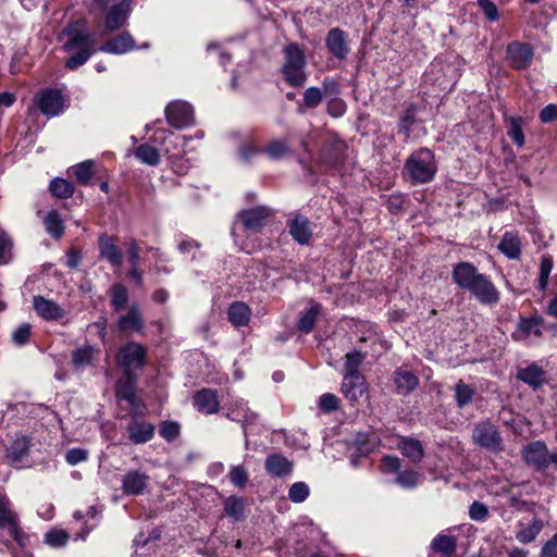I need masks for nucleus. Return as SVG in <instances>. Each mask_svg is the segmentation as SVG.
<instances>
[{
	"mask_svg": "<svg viewBox=\"0 0 557 557\" xmlns=\"http://www.w3.org/2000/svg\"><path fill=\"white\" fill-rule=\"evenodd\" d=\"M437 172L435 154L428 148L413 151L404 165V176L413 185L426 184L433 181Z\"/></svg>",
	"mask_w": 557,
	"mask_h": 557,
	"instance_id": "f257e3e1",
	"label": "nucleus"
},
{
	"mask_svg": "<svg viewBox=\"0 0 557 557\" xmlns=\"http://www.w3.org/2000/svg\"><path fill=\"white\" fill-rule=\"evenodd\" d=\"M67 41L64 48L67 51L76 50V52L66 60V67L76 70L87 62L90 55L96 52V39L94 35L87 30L71 27L66 30Z\"/></svg>",
	"mask_w": 557,
	"mask_h": 557,
	"instance_id": "f03ea898",
	"label": "nucleus"
},
{
	"mask_svg": "<svg viewBox=\"0 0 557 557\" xmlns=\"http://www.w3.org/2000/svg\"><path fill=\"white\" fill-rule=\"evenodd\" d=\"M284 55L282 73L285 82L292 87H302L307 81L304 50L297 44H289L284 48Z\"/></svg>",
	"mask_w": 557,
	"mask_h": 557,
	"instance_id": "7ed1b4c3",
	"label": "nucleus"
},
{
	"mask_svg": "<svg viewBox=\"0 0 557 557\" xmlns=\"http://www.w3.org/2000/svg\"><path fill=\"white\" fill-rule=\"evenodd\" d=\"M522 456L528 466L539 472L555 471L557 456L550 451L543 441L529 443L522 450Z\"/></svg>",
	"mask_w": 557,
	"mask_h": 557,
	"instance_id": "20e7f679",
	"label": "nucleus"
},
{
	"mask_svg": "<svg viewBox=\"0 0 557 557\" xmlns=\"http://www.w3.org/2000/svg\"><path fill=\"white\" fill-rule=\"evenodd\" d=\"M147 349L139 343L129 342L122 346L116 356V362L124 369V374H133L146 362Z\"/></svg>",
	"mask_w": 557,
	"mask_h": 557,
	"instance_id": "39448f33",
	"label": "nucleus"
},
{
	"mask_svg": "<svg viewBox=\"0 0 557 557\" xmlns=\"http://www.w3.org/2000/svg\"><path fill=\"white\" fill-rule=\"evenodd\" d=\"M476 445L490 451L496 453L503 450V438L495 424L490 421L479 422L472 434Z\"/></svg>",
	"mask_w": 557,
	"mask_h": 557,
	"instance_id": "423d86ee",
	"label": "nucleus"
},
{
	"mask_svg": "<svg viewBox=\"0 0 557 557\" xmlns=\"http://www.w3.org/2000/svg\"><path fill=\"white\" fill-rule=\"evenodd\" d=\"M545 327V320L534 314L528 318H520L512 338L517 342L533 343L542 337Z\"/></svg>",
	"mask_w": 557,
	"mask_h": 557,
	"instance_id": "0eeeda50",
	"label": "nucleus"
},
{
	"mask_svg": "<svg viewBox=\"0 0 557 557\" xmlns=\"http://www.w3.org/2000/svg\"><path fill=\"white\" fill-rule=\"evenodd\" d=\"M165 117L175 128H184L194 124V111L189 103L181 100L170 102L165 110Z\"/></svg>",
	"mask_w": 557,
	"mask_h": 557,
	"instance_id": "6e6552de",
	"label": "nucleus"
},
{
	"mask_svg": "<svg viewBox=\"0 0 557 557\" xmlns=\"http://www.w3.org/2000/svg\"><path fill=\"white\" fill-rule=\"evenodd\" d=\"M273 214V210L265 206L242 210L237 213L236 219L239 221L244 228L250 232H258L268 222L269 218Z\"/></svg>",
	"mask_w": 557,
	"mask_h": 557,
	"instance_id": "1a4fd4ad",
	"label": "nucleus"
},
{
	"mask_svg": "<svg viewBox=\"0 0 557 557\" xmlns=\"http://www.w3.org/2000/svg\"><path fill=\"white\" fill-rule=\"evenodd\" d=\"M533 49L529 44L512 41L507 46L506 60L516 70L527 69L533 60Z\"/></svg>",
	"mask_w": 557,
	"mask_h": 557,
	"instance_id": "9d476101",
	"label": "nucleus"
},
{
	"mask_svg": "<svg viewBox=\"0 0 557 557\" xmlns=\"http://www.w3.org/2000/svg\"><path fill=\"white\" fill-rule=\"evenodd\" d=\"M468 290L483 305L497 304L500 298L496 286L485 274H482Z\"/></svg>",
	"mask_w": 557,
	"mask_h": 557,
	"instance_id": "9b49d317",
	"label": "nucleus"
},
{
	"mask_svg": "<svg viewBox=\"0 0 557 557\" xmlns=\"http://www.w3.org/2000/svg\"><path fill=\"white\" fill-rule=\"evenodd\" d=\"M37 106L45 115L55 116L64 109L63 95L58 89H45L37 97Z\"/></svg>",
	"mask_w": 557,
	"mask_h": 557,
	"instance_id": "f8f14e48",
	"label": "nucleus"
},
{
	"mask_svg": "<svg viewBox=\"0 0 557 557\" xmlns=\"http://www.w3.org/2000/svg\"><path fill=\"white\" fill-rule=\"evenodd\" d=\"M132 11V0H122L114 4L106 15L104 28L108 33L115 32L126 25Z\"/></svg>",
	"mask_w": 557,
	"mask_h": 557,
	"instance_id": "ddd939ff",
	"label": "nucleus"
},
{
	"mask_svg": "<svg viewBox=\"0 0 557 557\" xmlns=\"http://www.w3.org/2000/svg\"><path fill=\"white\" fill-rule=\"evenodd\" d=\"M346 145L338 137L333 136L323 146L320 152V160L323 164L329 168L335 169L342 162L346 150Z\"/></svg>",
	"mask_w": 557,
	"mask_h": 557,
	"instance_id": "4468645a",
	"label": "nucleus"
},
{
	"mask_svg": "<svg viewBox=\"0 0 557 557\" xmlns=\"http://www.w3.org/2000/svg\"><path fill=\"white\" fill-rule=\"evenodd\" d=\"M33 308L46 321H55L65 317V310L61 306L42 296H34Z\"/></svg>",
	"mask_w": 557,
	"mask_h": 557,
	"instance_id": "2eb2a0df",
	"label": "nucleus"
},
{
	"mask_svg": "<svg viewBox=\"0 0 557 557\" xmlns=\"http://www.w3.org/2000/svg\"><path fill=\"white\" fill-rule=\"evenodd\" d=\"M482 275L478 269L470 262L457 263L451 273L453 281L458 287L462 289H470V287Z\"/></svg>",
	"mask_w": 557,
	"mask_h": 557,
	"instance_id": "dca6fc26",
	"label": "nucleus"
},
{
	"mask_svg": "<svg viewBox=\"0 0 557 557\" xmlns=\"http://www.w3.org/2000/svg\"><path fill=\"white\" fill-rule=\"evenodd\" d=\"M329 51L337 59L344 60L348 57L350 48L344 30L335 27L329 30L325 39Z\"/></svg>",
	"mask_w": 557,
	"mask_h": 557,
	"instance_id": "f3484780",
	"label": "nucleus"
},
{
	"mask_svg": "<svg viewBox=\"0 0 557 557\" xmlns=\"http://www.w3.org/2000/svg\"><path fill=\"white\" fill-rule=\"evenodd\" d=\"M367 389L368 385L363 375H344L342 393L350 403H358Z\"/></svg>",
	"mask_w": 557,
	"mask_h": 557,
	"instance_id": "a211bd4d",
	"label": "nucleus"
},
{
	"mask_svg": "<svg viewBox=\"0 0 557 557\" xmlns=\"http://www.w3.org/2000/svg\"><path fill=\"white\" fill-rule=\"evenodd\" d=\"M126 431L129 441L135 445H140L152 440L156 429L150 422L133 418Z\"/></svg>",
	"mask_w": 557,
	"mask_h": 557,
	"instance_id": "6ab92c4d",
	"label": "nucleus"
},
{
	"mask_svg": "<svg viewBox=\"0 0 557 557\" xmlns=\"http://www.w3.org/2000/svg\"><path fill=\"white\" fill-rule=\"evenodd\" d=\"M144 325L140 309L136 304L131 305L127 312L125 314H121L116 320V327L123 333L128 331L141 333L144 331Z\"/></svg>",
	"mask_w": 557,
	"mask_h": 557,
	"instance_id": "aec40b11",
	"label": "nucleus"
},
{
	"mask_svg": "<svg viewBox=\"0 0 557 557\" xmlns=\"http://www.w3.org/2000/svg\"><path fill=\"white\" fill-rule=\"evenodd\" d=\"M99 255L106 259L112 267H120L123 262V253L116 245L114 237L108 234L100 235L98 239Z\"/></svg>",
	"mask_w": 557,
	"mask_h": 557,
	"instance_id": "412c9836",
	"label": "nucleus"
},
{
	"mask_svg": "<svg viewBox=\"0 0 557 557\" xmlns=\"http://www.w3.org/2000/svg\"><path fill=\"white\" fill-rule=\"evenodd\" d=\"M289 234L299 245H306L312 237V228L310 221L302 214H296L294 219L287 223Z\"/></svg>",
	"mask_w": 557,
	"mask_h": 557,
	"instance_id": "4be33fe9",
	"label": "nucleus"
},
{
	"mask_svg": "<svg viewBox=\"0 0 557 557\" xmlns=\"http://www.w3.org/2000/svg\"><path fill=\"white\" fill-rule=\"evenodd\" d=\"M0 528L8 529L10 536L16 542L21 541V530L18 528L17 517L9 508V500L0 495Z\"/></svg>",
	"mask_w": 557,
	"mask_h": 557,
	"instance_id": "5701e85b",
	"label": "nucleus"
},
{
	"mask_svg": "<svg viewBox=\"0 0 557 557\" xmlns=\"http://www.w3.org/2000/svg\"><path fill=\"white\" fill-rule=\"evenodd\" d=\"M194 406L199 412L212 414L219 411L220 401L214 389L202 388L194 397Z\"/></svg>",
	"mask_w": 557,
	"mask_h": 557,
	"instance_id": "b1692460",
	"label": "nucleus"
},
{
	"mask_svg": "<svg viewBox=\"0 0 557 557\" xmlns=\"http://www.w3.org/2000/svg\"><path fill=\"white\" fill-rule=\"evenodd\" d=\"M394 383L397 393L406 396L418 387L419 379L407 367H400L394 372Z\"/></svg>",
	"mask_w": 557,
	"mask_h": 557,
	"instance_id": "393cba45",
	"label": "nucleus"
},
{
	"mask_svg": "<svg viewBox=\"0 0 557 557\" xmlns=\"http://www.w3.org/2000/svg\"><path fill=\"white\" fill-rule=\"evenodd\" d=\"M517 377L533 389L542 387L547 381L544 369L535 363L519 369Z\"/></svg>",
	"mask_w": 557,
	"mask_h": 557,
	"instance_id": "a878e982",
	"label": "nucleus"
},
{
	"mask_svg": "<svg viewBox=\"0 0 557 557\" xmlns=\"http://www.w3.org/2000/svg\"><path fill=\"white\" fill-rule=\"evenodd\" d=\"M149 476L138 470L127 472L122 480V490L126 495H138L147 487Z\"/></svg>",
	"mask_w": 557,
	"mask_h": 557,
	"instance_id": "bb28decb",
	"label": "nucleus"
},
{
	"mask_svg": "<svg viewBox=\"0 0 557 557\" xmlns=\"http://www.w3.org/2000/svg\"><path fill=\"white\" fill-rule=\"evenodd\" d=\"M265 471L275 478H283L293 471V462L281 454H271L264 461Z\"/></svg>",
	"mask_w": 557,
	"mask_h": 557,
	"instance_id": "cd10ccee",
	"label": "nucleus"
},
{
	"mask_svg": "<svg viewBox=\"0 0 557 557\" xmlns=\"http://www.w3.org/2000/svg\"><path fill=\"white\" fill-rule=\"evenodd\" d=\"M135 48L133 36L124 32L121 35L104 42L99 50L106 53L123 54Z\"/></svg>",
	"mask_w": 557,
	"mask_h": 557,
	"instance_id": "c85d7f7f",
	"label": "nucleus"
},
{
	"mask_svg": "<svg viewBox=\"0 0 557 557\" xmlns=\"http://www.w3.org/2000/svg\"><path fill=\"white\" fill-rule=\"evenodd\" d=\"M227 318L235 327L246 326L250 322L251 309L243 301H234L228 307Z\"/></svg>",
	"mask_w": 557,
	"mask_h": 557,
	"instance_id": "c756f323",
	"label": "nucleus"
},
{
	"mask_svg": "<svg viewBox=\"0 0 557 557\" xmlns=\"http://www.w3.org/2000/svg\"><path fill=\"white\" fill-rule=\"evenodd\" d=\"M497 247L509 259L516 260L520 258L521 240L518 234L513 232H506Z\"/></svg>",
	"mask_w": 557,
	"mask_h": 557,
	"instance_id": "7c9ffc66",
	"label": "nucleus"
},
{
	"mask_svg": "<svg viewBox=\"0 0 557 557\" xmlns=\"http://www.w3.org/2000/svg\"><path fill=\"white\" fill-rule=\"evenodd\" d=\"M115 393L119 399L126 400L131 407H136L135 376L134 374H125L124 379H120L115 385Z\"/></svg>",
	"mask_w": 557,
	"mask_h": 557,
	"instance_id": "2f4dec72",
	"label": "nucleus"
},
{
	"mask_svg": "<svg viewBox=\"0 0 557 557\" xmlns=\"http://www.w3.org/2000/svg\"><path fill=\"white\" fill-rule=\"evenodd\" d=\"M430 547L444 557H450L456 552L457 541L455 536L440 534L432 540Z\"/></svg>",
	"mask_w": 557,
	"mask_h": 557,
	"instance_id": "473e14b6",
	"label": "nucleus"
},
{
	"mask_svg": "<svg viewBox=\"0 0 557 557\" xmlns=\"http://www.w3.org/2000/svg\"><path fill=\"white\" fill-rule=\"evenodd\" d=\"M398 448L400 449L401 454L409 458L412 462L421 461L424 456V449L421 442L414 438H403L398 444Z\"/></svg>",
	"mask_w": 557,
	"mask_h": 557,
	"instance_id": "72a5a7b5",
	"label": "nucleus"
},
{
	"mask_svg": "<svg viewBox=\"0 0 557 557\" xmlns=\"http://www.w3.org/2000/svg\"><path fill=\"white\" fill-rule=\"evenodd\" d=\"M110 306L114 312L122 311L128 304V290L121 283H114L109 288Z\"/></svg>",
	"mask_w": 557,
	"mask_h": 557,
	"instance_id": "f704fd0d",
	"label": "nucleus"
},
{
	"mask_svg": "<svg viewBox=\"0 0 557 557\" xmlns=\"http://www.w3.org/2000/svg\"><path fill=\"white\" fill-rule=\"evenodd\" d=\"M543 527V521L534 517L529 524L521 527L516 534V539L522 544L531 543L541 533Z\"/></svg>",
	"mask_w": 557,
	"mask_h": 557,
	"instance_id": "c9c22d12",
	"label": "nucleus"
},
{
	"mask_svg": "<svg viewBox=\"0 0 557 557\" xmlns=\"http://www.w3.org/2000/svg\"><path fill=\"white\" fill-rule=\"evenodd\" d=\"M96 355V349L91 345H84L75 349L72 354V362L76 369H84L91 364Z\"/></svg>",
	"mask_w": 557,
	"mask_h": 557,
	"instance_id": "e433bc0d",
	"label": "nucleus"
},
{
	"mask_svg": "<svg viewBox=\"0 0 557 557\" xmlns=\"http://www.w3.org/2000/svg\"><path fill=\"white\" fill-rule=\"evenodd\" d=\"M134 154L143 163L148 164L150 166H156L160 163L159 151L148 144L139 145L135 149Z\"/></svg>",
	"mask_w": 557,
	"mask_h": 557,
	"instance_id": "4c0bfd02",
	"label": "nucleus"
},
{
	"mask_svg": "<svg viewBox=\"0 0 557 557\" xmlns=\"http://www.w3.org/2000/svg\"><path fill=\"white\" fill-rule=\"evenodd\" d=\"M366 358V354L360 350L347 352L344 363V375H362L359 371L361 363Z\"/></svg>",
	"mask_w": 557,
	"mask_h": 557,
	"instance_id": "58836bf2",
	"label": "nucleus"
},
{
	"mask_svg": "<svg viewBox=\"0 0 557 557\" xmlns=\"http://www.w3.org/2000/svg\"><path fill=\"white\" fill-rule=\"evenodd\" d=\"M321 306L320 305H313L308 310H306L304 313H301L297 326L299 331L304 333H310L315 324L317 318L320 313Z\"/></svg>",
	"mask_w": 557,
	"mask_h": 557,
	"instance_id": "ea45409f",
	"label": "nucleus"
},
{
	"mask_svg": "<svg viewBox=\"0 0 557 557\" xmlns=\"http://www.w3.org/2000/svg\"><path fill=\"white\" fill-rule=\"evenodd\" d=\"M418 113V106L414 103L409 104L403 112L399 120V132L408 138L411 134V127L416 123V115Z\"/></svg>",
	"mask_w": 557,
	"mask_h": 557,
	"instance_id": "a19ab883",
	"label": "nucleus"
},
{
	"mask_svg": "<svg viewBox=\"0 0 557 557\" xmlns=\"http://www.w3.org/2000/svg\"><path fill=\"white\" fill-rule=\"evenodd\" d=\"M49 189L57 198L65 199L74 194L75 187L71 182L57 177L51 181Z\"/></svg>",
	"mask_w": 557,
	"mask_h": 557,
	"instance_id": "79ce46f5",
	"label": "nucleus"
},
{
	"mask_svg": "<svg viewBox=\"0 0 557 557\" xmlns=\"http://www.w3.org/2000/svg\"><path fill=\"white\" fill-rule=\"evenodd\" d=\"M474 388L471 385L466 384L463 381H458L455 386V398L456 404L459 408L468 406L473 398Z\"/></svg>",
	"mask_w": 557,
	"mask_h": 557,
	"instance_id": "37998d69",
	"label": "nucleus"
},
{
	"mask_svg": "<svg viewBox=\"0 0 557 557\" xmlns=\"http://www.w3.org/2000/svg\"><path fill=\"white\" fill-rule=\"evenodd\" d=\"M45 225L47 232L55 238H59L64 232L63 221L55 211H51L46 215Z\"/></svg>",
	"mask_w": 557,
	"mask_h": 557,
	"instance_id": "c03bdc74",
	"label": "nucleus"
},
{
	"mask_svg": "<svg viewBox=\"0 0 557 557\" xmlns=\"http://www.w3.org/2000/svg\"><path fill=\"white\" fill-rule=\"evenodd\" d=\"M224 512L226 516L238 521L244 517V502L242 498L231 496L225 500Z\"/></svg>",
	"mask_w": 557,
	"mask_h": 557,
	"instance_id": "a18cd8bd",
	"label": "nucleus"
},
{
	"mask_svg": "<svg viewBox=\"0 0 557 557\" xmlns=\"http://www.w3.org/2000/svg\"><path fill=\"white\" fill-rule=\"evenodd\" d=\"M421 479L422 474L418 471H398L396 476V483L404 488H413L420 483Z\"/></svg>",
	"mask_w": 557,
	"mask_h": 557,
	"instance_id": "49530a36",
	"label": "nucleus"
},
{
	"mask_svg": "<svg viewBox=\"0 0 557 557\" xmlns=\"http://www.w3.org/2000/svg\"><path fill=\"white\" fill-rule=\"evenodd\" d=\"M73 172L81 184H87L94 176V161L86 160L76 164L73 166Z\"/></svg>",
	"mask_w": 557,
	"mask_h": 557,
	"instance_id": "de8ad7c7",
	"label": "nucleus"
},
{
	"mask_svg": "<svg viewBox=\"0 0 557 557\" xmlns=\"http://www.w3.org/2000/svg\"><path fill=\"white\" fill-rule=\"evenodd\" d=\"M507 134L518 147H522L524 145V134L520 117H510Z\"/></svg>",
	"mask_w": 557,
	"mask_h": 557,
	"instance_id": "09e8293b",
	"label": "nucleus"
},
{
	"mask_svg": "<svg viewBox=\"0 0 557 557\" xmlns=\"http://www.w3.org/2000/svg\"><path fill=\"white\" fill-rule=\"evenodd\" d=\"M29 449L28 443L25 438L16 440L8 449V457L13 462H18L24 456L27 455Z\"/></svg>",
	"mask_w": 557,
	"mask_h": 557,
	"instance_id": "8fccbe9b",
	"label": "nucleus"
},
{
	"mask_svg": "<svg viewBox=\"0 0 557 557\" xmlns=\"http://www.w3.org/2000/svg\"><path fill=\"white\" fill-rule=\"evenodd\" d=\"M70 535L64 530H51L45 534V543L51 547H62L69 542Z\"/></svg>",
	"mask_w": 557,
	"mask_h": 557,
	"instance_id": "3c124183",
	"label": "nucleus"
},
{
	"mask_svg": "<svg viewBox=\"0 0 557 557\" xmlns=\"http://www.w3.org/2000/svg\"><path fill=\"white\" fill-rule=\"evenodd\" d=\"M553 270V258L548 255L543 256L540 265L539 289L544 290L548 284V277Z\"/></svg>",
	"mask_w": 557,
	"mask_h": 557,
	"instance_id": "603ef678",
	"label": "nucleus"
},
{
	"mask_svg": "<svg viewBox=\"0 0 557 557\" xmlns=\"http://www.w3.org/2000/svg\"><path fill=\"white\" fill-rule=\"evenodd\" d=\"M323 101V91L318 87H309L304 92V104L309 109H314Z\"/></svg>",
	"mask_w": 557,
	"mask_h": 557,
	"instance_id": "864d4df0",
	"label": "nucleus"
},
{
	"mask_svg": "<svg viewBox=\"0 0 557 557\" xmlns=\"http://www.w3.org/2000/svg\"><path fill=\"white\" fill-rule=\"evenodd\" d=\"M490 516L487 506L479 500H474L469 507V517L473 521L483 522Z\"/></svg>",
	"mask_w": 557,
	"mask_h": 557,
	"instance_id": "5fc2aeb1",
	"label": "nucleus"
},
{
	"mask_svg": "<svg viewBox=\"0 0 557 557\" xmlns=\"http://www.w3.org/2000/svg\"><path fill=\"white\" fill-rule=\"evenodd\" d=\"M309 496V487L304 482H297L292 484L288 497L293 503H302Z\"/></svg>",
	"mask_w": 557,
	"mask_h": 557,
	"instance_id": "6e6d98bb",
	"label": "nucleus"
},
{
	"mask_svg": "<svg viewBox=\"0 0 557 557\" xmlns=\"http://www.w3.org/2000/svg\"><path fill=\"white\" fill-rule=\"evenodd\" d=\"M159 433L165 441L173 442L180 435V424L174 421H163Z\"/></svg>",
	"mask_w": 557,
	"mask_h": 557,
	"instance_id": "4d7b16f0",
	"label": "nucleus"
},
{
	"mask_svg": "<svg viewBox=\"0 0 557 557\" xmlns=\"http://www.w3.org/2000/svg\"><path fill=\"white\" fill-rule=\"evenodd\" d=\"M230 480L237 487H245L248 482V473L243 466H234L230 470Z\"/></svg>",
	"mask_w": 557,
	"mask_h": 557,
	"instance_id": "13d9d810",
	"label": "nucleus"
},
{
	"mask_svg": "<svg viewBox=\"0 0 557 557\" xmlns=\"http://www.w3.org/2000/svg\"><path fill=\"white\" fill-rule=\"evenodd\" d=\"M287 151V145L281 140H273L265 148L264 152L272 159L282 158Z\"/></svg>",
	"mask_w": 557,
	"mask_h": 557,
	"instance_id": "bf43d9fd",
	"label": "nucleus"
},
{
	"mask_svg": "<svg viewBox=\"0 0 557 557\" xmlns=\"http://www.w3.org/2000/svg\"><path fill=\"white\" fill-rule=\"evenodd\" d=\"M30 336V325L24 323L20 325L12 334V341L14 344L22 346L25 345Z\"/></svg>",
	"mask_w": 557,
	"mask_h": 557,
	"instance_id": "052dcab7",
	"label": "nucleus"
},
{
	"mask_svg": "<svg viewBox=\"0 0 557 557\" xmlns=\"http://www.w3.org/2000/svg\"><path fill=\"white\" fill-rule=\"evenodd\" d=\"M88 451L83 448H72L66 451L65 460L69 465L75 466L79 462L87 460Z\"/></svg>",
	"mask_w": 557,
	"mask_h": 557,
	"instance_id": "680f3d73",
	"label": "nucleus"
},
{
	"mask_svg": "<svg viewBox=\"0 0 557 557\" xmlns=\"http://www.w3.org/2000/svg\"><path fill=\"white\" fill-rule=\"evenodd\" d=\"M338 398L334 394H323L320 397L319 406L325 412H331L337 409L338 407Z\"/></svg>",
	"mask_w": 557,
	"mask_h": 557,
	"instance_id": "e2e57ef3",
	"label": "nucleus"
},
{
	"mask_svg": "<svg viewBox=\"0 0 557 557\" xmlns=\"http://www.w3.org/2000/svg\"><path fill=\"white\" fill-rule=\"evenodd\" d=\"M478 5L490 21L498 20V10L492 0H478Z\"/></svg>",
	"mask_w": 557,
	"mask_h": 557,
	"instance_id": "0e129e2a",
	"label": "nucleus"
},
{
	"mask_svg": "<svg viewBox=\"0 0 557 557\" xmlns=\"http://www.w3.org/2000/svg\"><path fill=\"white\" fill-rule=\"evenodd\" d=\"M12 243L8 235L0 231V264L8 263Z\"/></svg>",
	"mask_w": 557,
	"mask_h": 557,
	"instance_id": "69168bd1",
	"label": "nucleus"
},
{
	"mask_svg": "<svg viewBox=\"0 0 557 557\" xmlns=\"http://www.w3.org/2000/svg\"><path fill=\"white\" fill-rule=\"evenodd\" d=\"M540 555L541 557H557V532L543 545Z\"/></svg>",
	"mask_w": 557,
	"mask_h": 557,
	"instance_id": "338daca9",
	"label": "nucleus"
},
{
	"mask_svg": "<svg viewBox=\"0 0 557 557\" xmlns=\"http://www.w3.org/2000/svg\"><path fill=\"white\" fill-rule=\"evenodd\" d=\"M540 120L542 123H550L557 120V106L548 104L540 112Z\"/></svg>",
	"mask_w": 557,
	"mask_h": 557,
	"instance_id": "774afa93",
	"label": "nucleus"
}]
</instances>
